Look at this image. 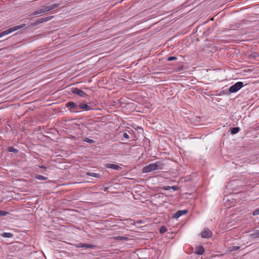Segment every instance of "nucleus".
<instances>
[{
  "mask_svg": "<svg viewBox=\"0 0 259 259\" xmlns=\"http://www.w3.org/2000/svg\"><path fill=\"white\" fill-rule=\"evenodd\" d=\"M254 235L256 237H259V230H257L255 233L254 234Z\"/></svg>",
  "mask_w": 259,
  "mask_h": 259,
  "instance_id": "nucleus-29",
  "label": "nucleus"
},
{
  "mask_svg": "<svg viewBox=\"0 0 259 259\" xmlns=\"http://www.w3.org/2000/svg\"><path fill=\"white\" fill-rule=\"evenodd\" d=\"M8 214V212L5 211L0 210V215L1 216H5Z\"/></svg>",
  "mask_w": 259,
  "mask_h": 259,
  "instance_id": "nucleus-21",
  "label": "nucleus"
},
{
  "mask_svg": "<svg viewBox=\"0 0 259 259\" xmlns=\"http://www.w3.org/2000/svg\"><path fill=\"white\" fill-rule=\"evenodd\" d=\"M41 167L42 168H46V167H45V166H41Z\"/></svg>",
  "mask_w": 259,
  "mask_h": 259,
  "instance_id": "nucleus-31",
  "label": "nucleus"
},
{
  "mask_svg": "<svg viewBox=\"0 0 259 259\" xmlns=\"http://www.w3.org/2000/svg\"><path fill=\"white\" fill-rule=\"evenodd\" d=\"M66 106L73 111L78 110V106L73 102H68L66 103Z\"/></svg>",
  "mask_w": 259,
  "mask_h": 259,
  "instance_id": "nucleus-7",
  "label": "nucleus"
},
{
  "mask_svg": "<svg viewBox=\"0 0 259 259\" xmlns=\"http://www.w3.org/2000/svg\"><path fill=\"white\" fill-rule=\"evenodd\" d=\"M239 248V246H234L231 247L230 250L231 251H235V250H238Z\"/></svg>",
  "mask_w": 259,
  "mask_h": 259,
  "instance_id": "nucleus-24",
  "label": "nucleus"
},
{
  "mask_svg": "<svg viewBox=\"0 0 259 259\" xmlns=\"http://www.w3.org/2000/svg\"><path fill=\"white\" fill-rule=\"evenodd\" d=\"M82 247L92 248L94 247V246L90 244H83L82 245Z\"/></svg>",
  "mask_w": 259,
  "mask_h": 259,
  "instance_id": "nucleus-19",
  "label": "nucleus"
},
{
  "mask_svg": "<svg viewBox=\"0 0 259 259\" xmlns=\"http://www.w3.org/2000/svg\"><path fill=\"white\" fill-rule=\"evenodd\" d=\"M87 175L89 176H91L97 178H99L100 177V175L99 174L94 172H88Z\"/></svg>",
  "mask_w": 259,
  "mask_h": 259,
  "instance_id": "nucleus-12",
  "label": "nucleus"
},
{
  "mask_svg": "<svg viewBox=\"0 0 259 259\" xmlns=\"http://www.w3.org/2000/svg\"><path fill=\"white\" fill-rule=\"evenodd\" d=\"M204 252V249L202 246H198L196 247L195 253L201 255Z\"/></svg>",
  "mask_w": 259,
  "mask_h": 259,
  "instance_id": "nucleus-10",
  "label": "nucleus"
},
{
  "mask_svg": "<svg viewBox=\"0 0 259 259\" xmlns=\"http://www.w3.org/2000/svg\"><path fill=\"white\" fill-rule=\"evenodd\" d=\"M253 56L254 57H256L258 56L257 53H254V56Z\"/></svg>",
  "mask_w": 259,
  "mask_h": 259,
  "instance_id": "nucleus-30",
  "label": "nucleus"
},
{
  "mask_svg": "<svg viewBox=\"0 0 259 259\" xmlns=\"http://www.w3.org/2000/svg\"><path fill=\"white\" fill-rule=\"evenodd\" d=\"M36 178L38 180H46L47 179V177H45L41 175H37L36 176Z\"/></svg>",
  "mask_w": 259,
  "mask_h": 259,
  "instance_id": "nucleus-16",
  "label": "nucleus"
},
{
  "mask_svg": "<svg viewBox=\"0 0 259 259\" xmlns=\"http://www.w3.org/2000/svg\"><path fill=\"white\" fill-rule=\"evenodd\" d=\"M24 26H25V24H22L21 25H18V26H14V27L10 28L0 33V38H1L2 37H3L4 36L8 35L13 32H14L15 31L20 29Z\"/></svg>",
  "mask_w": 259,
  "mask_h": 259,
  "instance_id": "nucleus-3",
  "label": "nucleus"
},
{
  "mask_svg": "<svg viewBox=\"0 0 259 259\" xmlns=\"http://www.w3.org/2000/svg\"><path fill=\"white\" fill-rule=\"evenodd\" d=\"M163 164L160 161H157L153 163L144 166L143 168L142 171L144 173H148L157 169H162Z\"/></svg>",
  "mask_w": 259,
  "mask_h": 259,
  "instance_id": "nucleus-1",
  "label": "nucleus"
},
{
  "mask_svg": "<svg viewBox=\"0 0 259 259\" xmlns=\"http://www.w3.org/2000/svg\"><path fill=\"white\" fill-rule=\"evenodd\" d=\"M163 190H169L170 189H171V187L170 186H166V187H164L163 188H162Z\"/></svg>",
  "mask_w": 259,
  "mask_h": 259,
  "instance_id": "nucleus-26",
  "label": "nucleus"
},
{
  "mask_svg": "<svg viewBox=\"0 0 259 259\" xmlns=\"http://www.w3.org/2000/svg\"><path fill=\"white\" fill-rule=\"evenodd\" d=\"M60 6L59 4H55L50 6H46L42 7L41 9L37 10L33 13V16L40 15L44 13L50 11L58 8Z\"/></svg>",
  "mask_w": 259,
  "mask_h": 259,
  "instance_id": "nucleus-2",
  "label": "nucleus"
},
{
  "mask_svg": "<svg viewBox=\"0 0 259 259\" xmlns=\"http://www.w3.org/2000/svg\"><path fill=\"white\" fill-rule=\"evenodd\" d=\"M52 17H53V16L49 17H46V18H40L39 20V22L42 23V22H44L47 21L48 20H50Z\"/></svg>",
  "mask_w": 259,
  "mask_h": 259,
  "instance_id": "nucleus-14",
  "label": "nucleus"
},
{
  "mask_svg": "<svg viewBox=\"0 0 259 259\" xmlns=\"http://www.w3.org/2000/svg\"><path fill=\"white\" fill-rule=\"evenodd\" d=\"M166 231H167V228H166L165 226H163L160 228V233H164Z\"/></svg>",
  "mask_w": 259,
  "mask_h": 259,
  "instance_id": "nucleus-18",
  "label": "nucleus"
},
{
  "mask_svg": "<svg viewBox=\"0 0 259 259\" xmlns=\"http://www.w3.org/2000/svg\"><path fill=\"white\" fill-rule=\"evenodd\" d=\"M84 141L85 142H88V143H91V144L93 143L94 142V141L93 140L90 139H89V138H86L84 140Z\"/></svg>",
  "mask_w": 259,
  "mask_h": 259,
  "instance_id": "nucleus-20",
  "label": "nucleus"
},
{
  "mask_svg": "<svg viewBox=\"0 0 259 259\" xmlns=\"http://www.w3.org/2000/svg\"><path fill=\"white\" fill-rule=\"evenodd\" d=\"M171 189H172L174 191H177L178 189V187L176 186H171Z\"/></svg>",
  "mask_w": 259,
  "mask_h": 259,
  "instance_id": "nucleus-28",
  "label": "nucleus"
},
{
  "mask_svg": "<svg viewBox=\"0 0 259 259\" xmlns=\"http://www.w3.org/2000/svg\"><path fill=\"white\" fill-rule=\"evenodd\" d=\"M253 215H258L259 214V208L255 209L253 212Z\"/></svg>",
  "mask_w": 259,
  "mask_h": 259,
  "instance_id": "nucleus-23",
  "label": "nucleus"
},
{
  "mask_svg": "<svg viewBox=\"0 0 259 259\" xmlns=\"http://www.w3.org/2000/svg\"><path fill=\"white\" fill-rule=\"evenodd\" d=\"M212 235V232L208 229H204L201 233V236L202 238H209Z\"/></svg>",
  "mask_w": 259,
  "mask_h": 259,
  "instance_id": "nucleus-5",
  "label": "nucleus"
},
{
  "mask_svg": "<svg viewBox=\"0 0 259 259\" xmlns=\"http://www.w3.org/2000/svg\"><path fill=\"white\" fill-rule=\"evenodd\" d=\"M79 109L88 111L91 110L92 108L86 103H81L78 106V109Z\"/></svg>",
  "mask_w": 259,
  "mask_h": 259,
  "instance_id": "nucleus-9",
  "label": "nucleus"
},
{
  "mask_svg": "<svg viewBox=\"0 0 259 259\" xmlns=\"http://www.w3.org/2000/svg\"><path fill=\"white\" fill-rule=\"evenodd\" d=\"M9 151L10 152H16L17 151V150L14 149V148L13 147H10L9 148Z\"/></svg>",
  "mask_w": 259,
  "mask_h": 259,
  "instance_id": "nucleus-27",
  "label": "nucleus"
},
{
  "mask_svg": "<svg viewBox=\"0 0 259 259\" xmlns=\"http://www.w3.org/2000/svg\"><path fill=\"white\" fill-rule=\"evenodd\" d=\"M114 238H115V239L120 240H125L127 239V238L126 237H124V236H117V237H115Z\"/></svg>",
  "mask_w": 259,
  "mask_h": 259,
  "instance_id": "nucleus-17",
  "label": "nucleus"
},
{
  "mask_svg": "<svg viewBox=\"0 0 259 259\" xmlns=\"http://www.w3.org/2000/svg\"><path fill=\"white\" fill-rule=\"evenodd\" d=\"M72 92L73 94H76L81 97H85L87 96L84 92L77 88L73 89Z\"/></svg>",
  "mask_w": 259,
  "mask_h": 259,
  "instance_id": "nucleus-6",
  "label": "nucleus"
},
{
  "mask_svg": "<svg viewBox=\"0 0 259 259\" xmlns=\"http://www.w3.org/2000/svg\"><path fill=\"white\" fill-rule=\"evenodd\" d=\"M107 168H111L113 169L119 170L121 169V167L118 165L112 163H108L106 165Z\"/></svg>",
  "mask_w": 259,
  "mask_h": 259,
  "instance_id": "nucleus-8",
  "label": "nucleus"
},
{
  "mask_svg": "<svg viewBox=\"0 0 259 259\" xmlns=\"http://www.w3.org/2000/svg\"><path fill=\"white\" fill-rule=\"evenodd\" d=\"M187 213V210H182L178 211L175 214V217L179 218L180 217L184 215Z\"/></svg>",
  "mask_w": 259,
  "mask_h": 259,
  "instance_id": "nucleus-11",
  "label": "nucleus"
},
{
  "mask_svg": "<svg viewBox=\"0 0 259 259\" xmlns=\"http://www.w3.org/2000/svg\"><path fill=\"white\" fill-rule=\"evenodd\" d=\"M243 87V83L241 81H238L235 83L234 85L231 86L229 88V91L231 93H235L239 91Z\"/></svg>",
  "mask_w": 259,
  "mask_h": 259,
  "instance_id": "nucleus-4",
  "label": "nucleus"
},
{
  "mask_svg": "<svg viewBox=\"0 0 259 259\" xmlns=\"http://www.w3.org/2000/svg\"><path fill=\"white\" fill-rule=\"evenodd\" d=\"M2 236L4 237L7 238H11L13 236V234L11 233H4L2 235Z\"/></svg>",
  "mask_w": 259,
  "mask_h": 259,
  "instance_id": "nucleus-15",
  "label": "nucleus"
},
{
  "mask_svg": "<svg viewBox=\"0 0 259 259\" xmlns=\"http://www.w3.org/2000/svg\"><path fill=\"white\" fill-rule=\"evenodd\" d=\"M240 131V128L238 127H233L231 129V134L234 135L238 133Z\"/></svg>",
  "mask_w": 259,
  "mask_h": 259,
  "instance_id": "nucleus-13",
  "label": "nucleus"
},
{
  "mask_svg": "<svg viewBox=\"0 0 259 259\" xmlns=\"http://www.w3.org/2000/svg\"><path fill=\"white\" fill-rule=\"evenodd\" d=\"M176 59H177V58L176 57H174V56L169 57L167 58V60L168 61H171L173 60H175Z\"/></svg>",
  "mask_w": 259,
  "mask_h": 259,
  "instance_id": "nucleus-22",
  "label": "nucleus"
},
{
  "mask_svg": "<svg viewBox=\"0 0 259 259\" xmlns=\"http://www.w3.org/2000/svg\"><path fill=\"white\" fill-rule=\"evenodd\" d=\"M123 136L126 139H128L130 138L128 135L126 133H123Z\"/></svg>",
  "mask_w": 259,
  "mask_h": 259,
  "instance_id": "nucleus-25",
  "label": "nucleus"
}]
</instances>
